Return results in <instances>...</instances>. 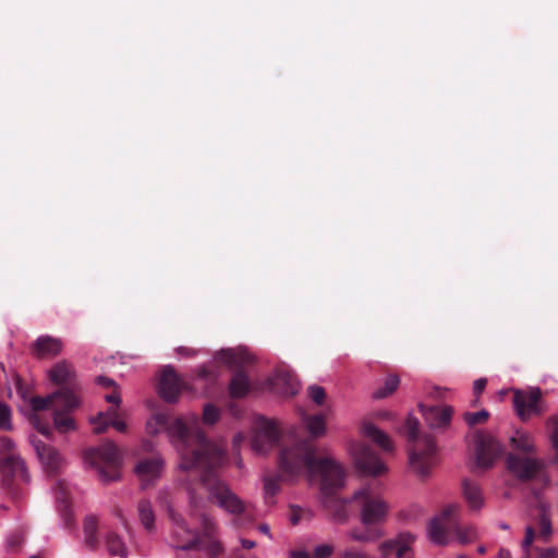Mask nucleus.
<instances>
[{"label": "nucleus", "instance_id": "f257e3e1", "mask_svg": "<svg viewBox=\"0 0 558 558\" xmlns=\"http://www.w3.org/2000/svg\"><path fill=\"white\" fill-rule=\"evenodd\" d=\"M146 432L153 436L167 434L180 457L178 466L181 471H190L202 463L215 465L222 459L218 445L206 439L196 414L171 417L167 413H156L147 421Z\"/></svg>", "mask_w": 558, "mask_h": 558}, {"label": "nucleus", "instance_id": "f03ea898", "mask_svg": "<svg viewBox=\"0 0 558 558\" xmlns=\"http://www.w3.org/2000/svg\"><path fill=\"white\" fill-rule=\"evenodd\" d=\"M279 468L283 475L292 478L304 469L311 474L322 477L323 495H332L335 490L344 486L345 472L342 465L331 457L317 459L315 448L308 440L295 442L280 451Z\"/></svg>", "mask_w": 558, "mask_h": 558}, {"label": "nucleus", "instance_id": "7ed1b4c3", "mask_svg": "<svg viewBox=\"0 0 558 558\" xmlns=\"http://www.w3.org/2000/svg\"><path fill=\"white\" fill-rule=\"evenodd\" d=\"M352 501L360 508L363 530H352L350 537L357 542L378 538L384 529V489L380 483H367L353 494Z\"/></svg>", "mask_w": 558, "mask_h": 558}, {"label": "nucleus", "instance_id": "20e7f679", "mask_svg": "<svg viewBox=\"0 0 558 558\" xmlns=\"http://www.w3.org/2000/svg\"><path fill=\"white\" fill-rule=\"evenodd\" d=\"M418 426L416 418L409 417L403 429L408 439L410 466L418 476L426 477L437 464V447L434 437L421 434Z\"/></svg>", "mask_w": 558, "mask_h": 558}, {"label": "nucleus", "instance_id": "39448f33", "mask_svg": "<svg viewBox=\"0 0 558 558\" xmlns=\"http://www.w3.org/2000/svg\"><path fill=\"white\" fill-rule=\"evenodd\" d=\"M31 475L24 459L20 456L15 442L7 437H0V487L4 489L12 499L22 497L19 483L28 484Z\"/></svg>", "mask_w": 558, "mask_h": 558}, {"label": "nucleus", "instance_id": "423d86ee", "mask_svg": "<svg viewBox=\"0 0 558 558\" xmlns=\"http://www.w3.org/2000/svg\"><path fill=\"white\" fill-rule=\"evenodd\" d=\"M218 448L222 451V459L219 463L215 465L202 463V465L193 466L191 471L199 472V478L208 493L209 500L229 513L241 514L246 509L245 502L214 474V470L222 464L226 457V450L219 445Z\"/></svg>", "mask_w": 558, "mask_h": 558}, {"label": "nucleus", "instance_id": "0eeeda50", "mask_svg": "<svg viewBox=\"0 0 558 558\" xmlns=\"http://www.w3.org/2000/svg\"><path fill=\"white\" fill-rule=\"evenodd\" d=\"M459 510L460 507L458 505H448L438 515L429 521L427 531L433 543L446 545L449 532H453L461 544H469L477 538L475 526L461 525L457 522L456 515Z\"/></svg>", "mask_w": 558, "mask_h": 558}, {"label": "nucleus", "instance_id": "6e6552de", "mask_svg": "<svg viewBox=\"0 0 558 558\" xmlns=\"http://www.w3.org/2000/svg\"><path fill=\"white\" fill-rule=\"evenodd\" d=\"M85 462L95 468L101 482L108 484L120 478L122 454L112 441H105L85 452Z\"/></svg>", "mask_w": 558, "mask_h": 558}, {"label": "nucleus", "instance_id": "1a4fd4ad", "mask_svg": "<svg viewBox=\"0 0 558 558\" xmlns=\"http://www.w3.org/2000/svg\"><path fill=\"white\" fill-rule=\"evenodd\" d=\"M168 515L171 520L170 545L179 553L196 548L201 544L199 533L191 529L185 519L170 506Z\"/></svg>", "mask_w": 558, "mask_h": 558}, {"label": "nucleus", "instance_id": "9d476101", "mask_svg": "<svg viewBox=\"0 0 558 558\" xmlns=\"http://www.w3.org/2000/svg\"><path fill=\"white\" fill-rule=\"evenodd\" d=\"M279 439L278 423L274 420L259 417L255 422L251 446L254 452L264 454L271 450Z\"/></svg>", "mask_w": 558, "mask_h": 558}, {"label": "nucleus", "instance_id": "9b49d317", "mask_svg": "<svg viewBox=\"0 0 558 558\" xmlns=\"http://www.w3.org/2000/svg\"><path fill=\"white\" fill-rule=\"evenodd\" d=\"M513 405L522 421H526L534 415H542L545 412V403L539 388H533L529 391L515 390Z\"/></svg>", "mask_w": 558, "mask_h": 558}, {"label": "nucleus", "instance_id": "f8f14e48", "mask_svg": "<svg viewBox=\"0 0 558 558\" xmlns=\"http://www.w3.org/2000/svg\"><path fill=\"white\" fill-rule=\"evenodd\" d=\"M507 470L521 482L533 480L542 470L541 460L509 453L506 459Z\"/></svg>", "mask_w": 558, "mask_h": 558}, {"label": "nucleus", "instance_id": "ddd939ff", "mask_svg": "<svg viewBox=\"0 0 558 558\" xmlns=\"http://www.w3.org/2000/svg\"><path fill=\"white\" fill-rule=\"evenodd\" d=\"M350 453L354 459L356 468L362 472L371 475L381 472L384 465L371 446L354 442L350 446Z\"/></svg>", "mask_w": 558, "mask_h": 558}, {"label": "nucleus", "instance_id": "4468645a", "mask_svg": "<svg viewBox=\"0 0 558 558\" xmlns=\"http://www.w3.org/2000/svg\"><path fill=\"white\" fill-rule=\"evenodd\" d=\"M29 402L34 411H43L47 409H52L54 411L60 407L76 409L80 405L77 397L71 390H59L47 397H33Z\"/></svg>", "mask_w": 558, "mask_h": 558}, {"label": "nucleus", "instance_id": "2eb2a0df", "mask_svg": "<svg viewBox=\"0 0 558 558\" xmlns=\"http://www.w3.org/2000/svg\"><path fill=\"white\" fill-rule=\"evenodd\" d=\"M184 388L185 384L175 373L174 368L171 365L165 366L161 371L158 385L160 397L165 401L173 403L178 400L181 390Z\"/></svg>", "mask_w": 558, "mask_h": 558}, {"label": "nucleus", "instance_id": "dca6fc26", "mask_svg": "<svg viewBox=\"0 0 558 558\" xmlns=\"http://www.w3.org/2000/svg\"><path fill=\"white\" fill-rule=\"evenodd\" d=\"M500 453V445L490 437H478L475 444V464L477 468L489 469Z\"/></svg>", "mask_w": 558, "mask_h": 558}, {"label": "nucleus", "instance_id": "f3484780", "mask_svg": "<svg viewBox=\"0 0 558 558\" xmlns=\"http://www.w3.org/2000/svg\"><path fill=\"white\" fill-rule=\"evenodd\" d=\"M29 441L38 460L47 471L54 472L62 465V458L52 446L34 435L29 437Z\"/></svg>", "mask_w": 558, "mask_h": 558}, {"label": "nucleus", "instance_id": "a211bd4d", "mask_svg": "<svg viewBox=\"0 0 558 558\" xmlns=\"http://www.w3.org/2000/svg\"><path fill=\"white\" fill-rule=\"evenodd\" d=\"M415 536L409 532L399 533L393 539L386 541V557L414 558L413 544Z\"/></svg>", "mask_w": 558, "mask_h": 558}, {"label": "nucleus", "instance_id": "6ab92c4d", "mask_svg": "<svg viewBox=\"0 0 558 558\" xmlns=\"http://www.w3.org/2000/svg\"><path fill=\"white\" fill-rule=\"evenodd\" d=\"M425 422L430 428L445 429L450 425L453 410L449 405H420Z\"/></svg>", "mask_w": 558, "mask_h": 558}, {"label": "nucleus", "instance_id": "aec40b11", "mask_svg": "<svg viewBox=\"0 0 558 558\" xmlns=\"http://www.w3.org/2000/svg\"><path fill=\"white\" fill-rule=\"evenodd\" d=\"M162 466L163 460L160 457L144 459L136 464L135 474L143 487L159 477Z\"/></svg>", "mask_w": 558, "mask_h": 558}, {"label": "nucleus", "instance_id": "412c9836", "mask_svg": "<svg viewBox=\"0 0 558 558\" xmlns=\"http://www.w3.org/2000/svg\"><path fill=\"white\" fill-rule=\"evenodd\" d=\"M89 422L94 425V432L96 434L104 433L109 426H112L120 433H124L126 430V424L118 418V412L116 409L99 412L97 416L90 417Z\"/></svg>", "mask_w": 558, "mask_h": 558}, {"label": "nucleus", "instance_id": "4be33fe9", "mask_svg": "<svg viewBox=\"0 0 558 558\" xmlns=\"http://www.w3.org/2000/svg\"><path fill=\"white\" fill-rule=\"evenodd\" d=\"M352 501L349 499H342L333 497L332 495H324L323 505L333 517V520L338 523H343L349 518L347 510L348 505Z\"/></svg>", "mask_w": 558, "mask_h": 558}, {"label": "nucleus", "instance_id": "5701e85b", "mask_svg": "<svg viewBox=\"0 0 558 558\" xmlns=\"http://www.w3.org/2000/svg\"><path fill=\"white\" fill-rule=\"evenodd\" d=\"M272 385L276 391L282 396H294L300 388L296 378L287 371L277 372L272 378Z\"/></svg>", "mask_w": 558, "mask_h": 558}, {"label": "nucleus", "instance_id": "b1692460", "mask_svg": "<svg viewBox=\"0 0 558 558\" xmlns=\"http://www.w3.org/2000/svg\"><path fill=\"white\" fill-rule=\"evenodd\" d=\"M62 348L61 339L48 335L38 337L34 343V350L40 357L54 356L62 351Z\"/></svg>", "mask_w": 558, "mask_h": 558}, {"label": "nucleus", "instance_id": "393cba45", "mask_svg": "<svg viewBox=\"0 0 558 558\" xmlns=\"http://www.w3.org/2000/svg\"><path fill=\"white\" fill-rule=\"evenodd\" d=\"M462 492L464 499L471 509L478 510L483 507L484 498L477 483L464 480L462 483Z\"/></svg>", "mask_w": 558, "mask_h": 558}, {"label": "nucleus", "instance_id": "a878e982", "mask_svg": "<svg viewBox=\"0 0 558 558\" xmlns=\"http://www.w3.org/2000/svg\"><path fill=\"white\" fill-rule=\"evenodd\" d=\"M75 373L73 366L66 361H60L49 371V378L57 385L71 383Z\"/></svg>", "mask_w": 558, "mask_h": 558}, {"label": "nucleus", "instance_id": "bb28decb", "mask_svg": "<svg viewBox=\"0 0 558 558\" xmlns=\"http://www.w3.org/2000/svg\"><path fill=\"white\" fill-rule=\"evenodd\" d=\"M105 547L110 557L126 558L128 547L122 537L116 532H108L105 536Z\"/></svg>", "mask_w": 558, "mask_h": 558}, {"label": "nucleus", "instance_id": "cd10ccee", "mask_svg": "<svg viewBox=\"0 0 558 558\" xmlns=\"http://www.w3.org/2000/svg\"><path fill=\"white\" fill-rule=\"evenodd\" d=\"M217 356L221 362L230 367L243 365L250 362V354L242 348L223 349Z\"/></svg>", "mask_w": 558, "mask_h": 558}, {"label": "nucleus", "instance_id": "c85d7f7f", "mask_svg": "<svg viewBox=\"0 0 558 558\" xmlns=\"http://www.w3.org/2000/svg\"><path fill=\"white\" fill-rule=\"evenodd\" d=\"M73 409L60 407L53 411V424L58 432L69 433L76 428L74 420L68 415Z\"/></svg>", "mask_w": 558, "mask_h": 558}, {"label": "nucleus", "instance_id": "c756f323", "mask_svg": "<svg viewBox=\"0 0 558 558\" xmlns=\"http://www.w3.org/2000/svg\"><path fill=\"white\" fill-rule=\"evenodd\" d=\"M302 423L313 438L323 436L326 433V422L322 414H302Z\"/></svg>", "mask_w": 558, "mask_h": 558}, {"label": "nucleus", "instance_id": "7c9ffc66", "mask_svg": "<svg viewBox=\"0 0 558 558\" xmlns=\"http://www.w3.org/2000/svg\"><path fill=\"white\" fill-rule=\"evenodd\" d=\"M537 509H538L537 523L539 526V537L544 542H548V539L553 533L549 508L546 504L539 502L537 506Z\"/></svg>", "mask_w": 558, "mask_h": 558}, {"label": "nucleus", "instance_id": "2f4dec72", "mask_svg": "<svg viewBox=\"0 0 558 558\" xmlns=\"http://www.w3.org/2000/svg\"><path fill=\"white\" fill-rule=\"evenodd\" d=\"M138 519L147 532L155 531V513L148 500H141L137 505Z\"/></svg>", "mask_w": 558, "mask_h": 558}, {"label": "nucleus", "instance_id": "473e14b6", "mask_svg": "<svg viewBox=\"0 0 558 558\" xmlns=\"http://www.w3.org/2000/svg\"><path fill=\"white\" fill-rule=\"evenodd\" d=\"M512 449L522 453H532L534 451V441L530 434L523 432H515L510 438Z\"/></svg>", "mask_w": 558, "mask_h": 558}, {"label": "nucleus", "instance_id": "72a5a7b5", "mask_svg": "<svg viewBox=\"0 0 558 558\" xmlns=\"http://www.w3.org/2000/svg\"><path fill=\"white\" fill-rule=\"evenodd\" d=\"M229 390L233 398L244 397L250 390V380L247 376L241 372L234 374L230 381Z\"/></svg>", "mask_w": 558, "mask_h": 558}, {"label": "nucleus", "instance_id": "f704fd0d", "mask_svg": "<svg viewBox=\"0 0 558 558\" xmlns=\"http://www.w3.org/2000/svg\"><path fill=\"white\" fill-rule=\"evenodd\" d=\"M195 549L204 551L207 558H221L225 554V548L217 537L201 538V544Z\"/></svg>", "mask_w": 558, "mask_h": 558}, {"label": "nucleus", "instance_id": "c9c22d12", "mask_svg": "<svg viewBox=\"0 0 558 558\" xmlns=\"http://www.w3.org/2000/svg\"><path fill=\"white\" fill-rule=\"evenodd\" d=\"M199 525L201 533L199 536L202 539L214 538L217 534V525L215 520L206 513H202L199 515Z\"/></svg>", "mask_w": 558, "mask_h": 558}, {"label": "nucleus", "instance_id": "e433bc0d", "mask_svg": "<svg viewBox=\"0 0 558 558\" xmlns=\"http://www.w3.org/2000/svg\"><path fill=\"white\" fill-rule=\"evenodd\" d=\"M57 502H58V510L60 512L64 527L71 529L73 526V520H72L70 504H69L68 499L63 495L60 497L57 496Z\"/></svg>", "mask_w": 558, "mask_h": 558}, {"label": "nucleus", "instance_id": "4c0bfd02", "mask_svg": "<svg viewBox=\"0 0 558 558\" xmlns=\"http://www.w3.org/2000/svg\"><path fill=\"white\" fill-rule=\"evenodd\" d=\"M26 531L23 527H20L12 533H10L7 537V547L9 550H17L25 541Z\"/></svg>", "mask_w": 558, "mask_h": 558}, {"label": "nucleus", "instance_id": "58836bf2", "mask_svg": "<svg viewBox=\"0 0 558 558\" xmlns=\"http://www.w3.org/2000/svg\"><path fill=\"white\" fill-rule=\"evenodd\" d=\"M364 434L379 446H384V433L372 423L363 426Z\"/></svg>", "mask_w": 558, "mask_h": 558}, {"label": "nucleus", "instance_id": "ea45409f", "mask_svg": "<svg viewBox=\"0 0 558 558\" xmlns=\"http://www.w3.org/2000/svg\"><path fill=\"white\" fill-rule=\"evenodd\" d=\"M488 416H489V413L486 410H482V411H478L475 413L465 412L464 421L468 423V425L475 426V425L485 423L487 421Z\"/></svg>", "mask_w": 558, "mask_h": 558}, {"label": "nucleus", "instance_id": "a19ab883", "mask_svg": "<svg viewBox=\"0 0 558 558\" xmlns=\"http://www.w3.org/2000/svg\"><path fill=\"white\" fill-rule=\"evenodd\" d=\"M0 429L10 430L12 429L11 422V409L4 402L0 401Z\"/></svg>", "mask_w": 558, "mask_h": 558}, {"label": "nucleus", "instance_id": "79ce46f5", "mask_svg": "<svg viewBox=\"0 0 558 558\" xmlns=\"http://www.w3.org/2000/svg\"><path fill=\"white\" fill-rule=\"evenodd\" d=\"M220 417L219 409L213 404H206L203 411V421L206 424L213 425Z\"/></svg>", "mask_w": 558, "mask_h": 558}, {"label": "nucleus", "instance_id": "37998d69", "mask_svg": "<svg viewBox=\"0 0 558 558\" xmlns=\"http://www.w3.org/2000/svg\"><path fill=\"white\" fill-rule=\"evenodd\" d=\"M308 397L312 399L313 402L320 405L324 403L326 398L325 389L317 385H312L307 389Z\"/></svg>", "mask_w": 558, "mask_h": 558}, {"label": "nucleus", "instance_id": "c03bdc74", "mask_svg": "<svg viewBox=\"0 0 558 558\" xmlns=\"http://www.w3.org/2000/svg\"><path fill=\"white\" fill-rule=\"evenodd\" d=\"M335 553V547L331 544H319L314 548L312 558H330Z\"/></svg>", "mask_w": 558, "mask_h": 558}, {"label": "nucleus", "instance_id": "a18cd8bd", "mask_svg": "<svg viewBox=\"0 0 558 558\" xmlns=\"http://www.w3.org/2000/svg\"><path fill=\"white\" fill-rule=\"evenodd\" d=\"M278 490H279V484L276 478L266 477L264 480V493H265L266 499L272 498L277 494Z\"/></svg>", "mask_w": 558, "mask_h": 558}, {"label": "nucleus", "instance_id": "49530a36", "mask_svg": "<svg viewBox=\"0 0 558 558\" xmlns=\"http://www.w3.org/2000/svg\"><path fill=\"white\" fill-rule=\"evenodd\" d=\"M400 385V377L397 374L386 373V397L392 395Z\"/></svg>", "mask_w": 558, "mask_h": 558}, {"label": "nucleus", "instance_id": "de8ad7c7", "mask_svg": "<svg viewBox=\"0 0 558 558\" xmlns=\"http://www.w3.org/2000/svg\"><path fill=\"white\" fill-rule=\"evenodd\" d=\"M535 538V530L533 526L529 525L525 529V536L522 541L521 547L523 553H531V546Z\"/></svg>", "mask_w": 558, "mask_h": 558}, {"label": "nucleus", "instance_id": "09e8293b", "mask_svg": "<svg viewBox=\"0 0 558 558\" xmlns=\"http://www.w3.org/2000/svg\"><path fill=\"white\" fill-rule=\"evenodd\" d=\"M84 533H98V519L89 514L86 515L83 523Z\"/></svg>", "mask_w": 558, "mask_h": 558}, {"label": "nucleus", "instance_id": "8fccbe9b", "mask_svg": "<svg viewBox=\"0 0 558 558\" xmlns=\"http://www.w3.org/2000/svg\"><path fill=\"white\" fill-rule=\"evenodd\" d=\"M84 545L90 550H96L99 547L98 533H84Z\"/></svg>", "mask_w": 558, "mask_h": 558}, {"label": "nucleus", "instance_id": "3c124183", "mask_svg": "<svg viewBox=\"0 0 558 558\" xmlns=\"http://www.w3.org/2000/svg\"><path fill=\"white\" fill-rule=\"evenodd\" d=\"M548 424L553 425L551 442L556 451V459L558 460V417H550Z\"/></svg>", "mask_w": 558, "mask_h": 558}, {"label": "nucleus", "instance_id": "603ef678", "mask_svg": "<svg viewBox=\"0 0 558 558\" xmlns=\"http://www.w3.org/2000/svg\"><path fill=\"white\" fill-rule=\"evenodd\" d=\"M32 422L37 430L46 437H49L51 434L50 427L46 424L40 423V420L37 415L32 417Z\"/></svg>", "mask_w": 558, "mask_h": 558}, {"label": "nucleus", "instance_id": "864d4df0", "mask_svg": "<svg viewBox=\"0 0 558 558\" xmlns=\"http://www.w3.org/2000/svg\"><path fill=\"white\" fill-rule=\"evenodd\" d=\"M486 385H487V379L486 378H478V379H476L474 381V384H473L474 395L478 397L484 391Z\"/></svg>", "mask_w": 558, "mask_h": 558}, {"label": "nucleus", "instance_id": "5fc2aeb1", "mask_svg": "<svg viewBox=\"0 0 558 558\" xmlns=\"http://www.w3.org/2000/svg\"><path fill=\"white\" fill-rule=\"evenodd\" d=\"M539 558H558V550L555 548L537 549Z\"/></svg>", "mask_w": 558, "mask_h": 558}, {"label": "nucleus", "instance_id": "6e6d98bb", "mask_svg": "<svg viewBox=\"0 0 558 558\" xmlns=\"http://www.w3.org/2000/svg\"><path fill=\"white\" fill-rule=\"evenodd\" d=\"M289 558H312V555L305 549H294L289 551Z\"/></svg>", "mask_w": 558, "mask_h": 558}, {"label": "nucleus", "instance_id": "4d7b16f0", "mask_svg": "<svg viewBox=\"0 0 558 558\" xmlns=\"http://www.w3.org/2000/svg\"><path fill=\"white\" fill-rule=\"evenodd\" d=\"M97 384L104 386V387H111L114 385V381L108 377L105 376H98L96 379Z\"/></svg>", "mask_w": 558, "mask_h": 558}, {"label": "nucleus", "instance_id": "13d9d810", "mask_svg": "<svg viewBox=\"0 0 558 558\" xmlns=\"http://www.w3.org/2000/svg\"><path fill=\"white\" fill-rule=\"evenodd\" d=\"M106 401H108L110 403L119 404L121 399H120V396L118 393L113 392L111 395H107L106 396Z\"/></svg>", "mask_w": 558, "mask_h": 558}, {"label": "nucleus", "instance_id": "bf43d9fd", "mask_svg": "<svg viewBox=\"0 0 558 558\" xmlns=\"http://www.w3.org/2000/svg\"><path fill=\"white\" fill-rule=\"evenodd\" d=\"M240 542H241V545L246 549H252L256 546V543L251 539L241 538Z\"/></svg>", "mask_w": 558, "mask_h": 558}, {"label": "nucleus", "instance_id": "052dcab7", "mask_svg": "<svg viewBox=\"0 0 558 558\" xmlns=\"http://www.w3.org/2000/svg\"><path fill=\"white\" fill-rule=\"evenodd\" d=\"M258 531L265 535H267L269 538L272 537L271 533H270V529H269V525L266 524V523H263V524H259L258 526Z\"/></svg>", "mask_w": 558, "mask_h": 558}, {"label": "nucleus", "instance_id": "680f3d73", "mask_svg": "<svg viewBox=\"0 0 558 558\" xmlns=\"http://www.w3.org/2000/svg\"><path fill=\"white\" fill-rule=\"evenodd\" d=\"M498 558H512L510 550L506 548H500L498 553Z\"/></svg>", "mask_w": 558, "mask_h": 558}, {"label": "nucleus", "instance_id": "e2e57ef3", "mask_svg": "<svg viewBox=\"0 0 558 558\" xmlns=\"http://www.w3.org/2000/svg\"><path fill=\"white\" fill-rule=\"evenodd\" d=\"M186 490L189 493V496H190V502L192 506H196V498H195V495H194V492L192 490V488L190 487V485H186Z\"/></svg>", "mask_w": 558, "mask_h": 558}, {"label": "nucleus", "instance_id": "0e129e2a", "mask_svg": "<svg viewBox=\"0 0 558 558\" xmlns=\"http://www.w3.org/2000/svg\"><path fill=\"white\" fill-rule=\"evenodd\" d=\"M244 439V436L242 434H238L234 436L233 438V446L236 447L239 446Z\"/></svg>", "mask_w": 558, "mask_h": 558}, {"label": "nucleus", "instance_id": "69168bd1", "mask_svg": "<svg viewBox=\"0 0 558 558\" xmlns=\"http://www.w3.org/2000/svg\"><path fill=\"white\" fill-rule=\"evenodd\" d=\"M385 447H386V453H388L389 451H391L393 449L392 441L390 440V438L387 435H386Z\"/></svg>", "mask_w": 558, "mask_h": 558}, {"label": "nucleus", "instance_id": "338daca9", "mask_svg": "<svg viewBox=\"0 0 558 558\" xmlns=\"http://www.w3.org/2000/svg\"><path fill=\"white\" fill-rule=\"evenodd\" d=\"M177 351H178V353H180V354H186V355H187V354H192V353H193V351H192L191 349H187V348H184V347H179V348L177 349Z\"/></svg>", "mask_w": 558, "mask_h": 558}, {"label": "nucleus", "instance_id": "774afa93", "mask_svg": "<svg viewBox=\"0 0 558 558\" xmlns=\"http://www.w3.org/2000/svg\"><path fill=\"white\" fill-rule=\"evenodd\" d=\"M208 375L209 374H208V372H207V369L205 367L199 368V371H198V377L199 378H207Z\"/></svg>", "mask_w": 558, "mask_h": 558}]
</instances>
